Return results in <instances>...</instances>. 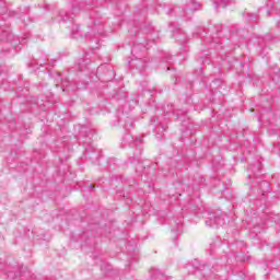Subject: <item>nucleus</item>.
<instances>
[{
  "mask_svg": "<svg viewBox=\"0 0 280 280\" xmlns=\"http://www.w3.org/2000/svg\"><path fill=\"white\" fill-rule=\"evenodd\" d=\"M230 3L231 0H215L214 10H218V8H226Z\"/></svg>",
  "mask_w": 280,
  "mask_h": 280,
  "instance_id": "nucleus-2",
  "label": "nucleus"
},
{
  "mask_svg": "<svg viewBox=\"0 0 280 280\" xmlns=\"http://www.w3.org/2000/svg\"><path fill=\"white\" fill-rule=\"evenodd\" d=\"M222 224H224V219L222 217H215L214 214H210L206 221L207 226H222Z\"/></svg>",
  "mask_w": 280,
  "mask_h": 280,
  "instance_id": "nucleus-1",
  "label": "nucleus"
}]
</instances>
